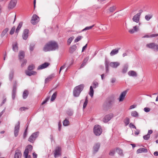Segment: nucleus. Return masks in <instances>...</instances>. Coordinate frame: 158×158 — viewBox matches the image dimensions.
Listing matches in <instances>:
<instances>
[{"label": "nucleus", "mask_w": 158, "mask_h": 158, "mask_svg": "<svg viewBox=\"0 0 158 158\" xmlns=\"http://www.w3.org/2000/svg\"><path fill=\"white\" fill-rule=\"evenodd\" d=\"M74 36H72V37H70L68 39V41H67V43H68V44L69 45L70 44V43H71L72 41H73V40L74 39Z\"/></svg>", "instance_id": "45"}, {"label": "nucleus", "mask_w": 158, "mask_h": 158, "mask_svg": "<svg viewBox=\"0 0 158 158\" xmlns=\"http://www.w3.org/2000/svg\"><path fill=\"white\" fill-rule=\"evenodd\" d=\"M16 93L12 92V98L13 100H14L16 95Z\"/></svg>", "instance_id": "57"}, {"label": "nucleus", "mask_w": 158, "mask_h": 158, "mask_svg": "<svg viewBox=\"0 0 158 158\" xmlns=\"http://www.w3.org/2000/svg\"><path fill=\"white\" fill-rule=\"evenodd\" d=\"M28 70H26L25 71L26 74L29 76H31L32 75H35L36 74V72L35 71H31L30 72Z\"/></svg>", "instance_id": "21"}, {"label": "nucleus", "mask_w": 158, "mask_h": 158, "mask_svg": "<svg viewBox=\"0 0 158 158\" xmlns=\"http://www.w3.org/2000/svg\"><path fill=\"white\" fill-rule=\"evenodd\" d=\"M116 9V7L115 6H113L110 7L109 10L110 12H113Z\"/></svg>", "instance_id": "41"}, {"label": "nucleus", "mask_w": 158, "mask_h": 158, "mask_svg": "<svg viewBox=\"0 0 158 158\" xmlns=\"http://www.w3.org/2000/svg\"><path fill=\"white\" fill-rule=\"evenodd\" d=\"M113 116L112 114H110L106 115L103 119V121L105 123L108 122L113 117Z\"/></svg>", "instance_id": "10"}, {"label": "nucleus", "mask_w": 158, "mask_h": 158, "mask_svg": "<svg viewBox=\"0 0 158 158\" xmlns=\"http://www.w3.org/2000/svg\"><path fill=\"white\" fill-rule=\"evenodd\" d=\"M158 36V34H152L150 35V38H154Z\"/></svg>", "instance_id": "55"}, {"label": "nucleus", "mask_w": 158, "mask_h": 158, "mask_svg": "<svg viewBox=\"0 0 158 158\" xmlns=\"http://www.w3.org/2000/svg\"><path fill=\"white\" fill-rule=\"evenodd\" d=\"M129 54V53L128 51H127L126 52L123 53V57H124L128 55Z\"/></svg>", "instance_id": "60"}, {"label": "nucleus", "mask_w": 158, "mask_h": 158, "mask_svg": "<svg viewBox=\"0 0 158 158\" xmlns=\"http://www.w3.org/2000/svg\"><path fill=\"white\" fill-rule=\"evenodd\" d=\"M116 79L114 78H113L111 79V82L112 83H114Z\"/></svg>", "instance_id": "62"}, {"label": "nucleus", "mask_w": 158, "mask_h": 158, "mask_svg": "<svg viewBox=\"0 0 158 158\" xmlns=\"http://www.w3.org/2000/svg\"><path fill=\"white\" fill-rule=\"evenodd\" d=\"M69 120L67 119H65L63 122V125L64 126H68L69 124Z\"/></svg>", "instance_id": "32"}, {"label": "nucleus", "mask_w": 158, "mask_h": 158, "mask_svg": "<svg viewBox=\"0 0 158 158\" xmlns=\"http://www.w3.org/2000/svg\"><path fill=\"white\" fill-rule=\"evenodd\" d=\"M33 156L34 158H37V155L36 154L35 152H33L32 153Z\"/></svg>", "instance_id": "64"}, {"label": "nucleus", "mask_w": 158, "mask_h": 158, "mask_svg": "<svg viewBox=\"0 0 158 158\" xmlns=\"http://www.w3.org/2000/svg\"><path fill=\"white\" fill-rule=\"evenodd\" d=\"M28 94H29V93H28V91L27 90H25L23 93V98L24 99H26L27 98V97L28 95Z\"/></svg>", "instance_id": "27"}, {"label": "nucleus", "mask_w": 158, "mask_h": 158, "mask_svg": "<svg viewBox=\"0 0 158 158\" xmlns=\"http://www.w3.org/2000/svg\"><path fill=\"white\" fill-rule=\"evenodd\" d=\"M35 69V66L34 64H32L31 65H29L28 68H27V69L28 71H31Z\"/></svg>", "instance_id": "39"}, {"label": "nucleus", "mask_w": 158, "mask_h": 158, "mask_svg": "<svg viewBox=\"0 0 158 158\" xmlns=\"http://www.w3.org/2000/svg\"><path fill=\"white\" fill-rule=\"evenodd\" d=\"M14 71L13 70H10L9 74V79L10 81H12L13 78Z\"/></svg>", "instance_id": "25"}, {"label": "nucleus", "mask_w": 158, "mask_h": 158, "mask_svg": "<svg viewBox=\"0 0 158 158\" xmlns=\"http://www.w3.org/2000/svg\"><path fill=\"white\" fill-rule=\"evenodd\" d=\"M94 24L92 25V26H89V27H85V28L83 29L82 31H85L87 30H90V29H91L94 26Z\"/></svg>", "instance_id": "35"}, {"label": "nucleus", "mask_w": 158, "mask_h": 158, "mask_svg": "<svg viewBox=\"0 0 158 158\" xmlns=\"http://www.w3.org/2000/svg\"><path fill=\"white\" fill-rule=\"evenodd\" d=\"M94 89L93 88V86H91L90 87L89 91V94L91 97L92 98L94 95Z\"/></svg>", "instance_id": "28"}, {"label": "nucleus", "mask_w": 158, "mask_h": 158, "mask_svg": "<svg viewBox=\"0 0 158 158\" xmlns=\"http://www.w3.org/2000/svg\"><path fill=\"white\" fill-rule=\"evenodd\" d=\"M9 28L6 27L3 30L0 35L2 38L6 34L7 32L9 31Z\"/></svg>", "instance_id": "22"}, {"label": "nucleus", "mask_w": 158, "mask_h": 158, "mask_svg": "<svg viewBox=\"0 0 158 158\" xmlns=\"http://www.w3.org/2000/svg\"><path fill=\"white\" fill-rule=\"evenodd\" d=\"M15 26L13 27L10 31V34L11 35L13 34L15 31Z\"/></svg>", "instance_id": "46"}, {"label": "nucleus", "mask_w": 158, "mask_h": 158, "mask_svg": "<svg viewBox=\"0 0 158 158\" xmlns=\"http://www.w3.org/2000/svg\"><path fill=\"white\" fill-rule=\"evenodd\" d=\"M146 47L148 48L153 49L155 47L158 49V45L154 43H150L146 45Z\"/></svg>", "instance_id": "13"}, {"label": "nucleus", "mask_w": 158, "mask_h": 158, "mask_svg": "<svg viewBox=\"0 0 158 158\" xmlns=\"http://www.w3.org/2000/svg\"><path fill=\"white\" fill-rule=\"evenodd\" d=\"M152 15L149 14L145 16V19L147 21H148L152 17Z\"/></svg>", "instance_id": "33"}, {"label": "nucleus", "mask_w": 158, "mask_h": 158, "mask_svg": "<svg viewBox=\"0 0 158 158\" xmlns=\"http://www.w3.org/2000/svg\"><path fill=\"white\" fill-rule=\"evenodd\" d=\"M109 65L113 68H116L120 65V64L117 62H111L109 64Z\"/></svg>", "instance_id": "17"}, {"label": "nucleus", "mask_w": 158, "mask_h": 158, "mask_svg": "<svg viewBox=\"0 0 158 158\" xmlns=\"http://www.w3.org/2000/svg\"><path fill=\"white\" fill-rule=\"evenodd\" d=\"M27 62V60H24L21 64V67H23L24 65H26Z\"/></svg>", "instance_id": "53"}, {"label": "nucleus", "mask_w": 158, "mask_h": 158, "mask_svg": "<svg viewBox=\"0 0 158 158\" xmlns=\"http://www.w3.org/2000/svg\"><path fill=\"white\" fill-rule=\"evenodd\" d=\"M22 153L20 150L17 149L14 155V158H21Z\"/></svg>", "instance_id": "18"}, {"label": "nucleus", "mask_w": 158, "mask_h": 158, "mask_svg": "<svg viewBox=\"0 0 158 158\" xmlns=\"http://www.w3.org/2000/svg\"><path fill=\"white\" fill-rule=\"evenodd\" d=\"M12 48L13 49H18V46L16 43H15L14 44H13Z\"/></svg>", "instance_id": "47"}, {"label": "nucleus", "mask_w": 158, "mask_h": 158, "mask_svg": "<svg viewBox=\"0 0 158 158\" xmlns=\"http://www.w3.org/2000/svg\"><path fill=\"white\" fill-rule=\"evenodd\" d=\"M144 111L146 112H148L150 111V109L148 107H145L144 109Z\"/></svg>", "instance_id": "56"}, {"label": "nucleus", "mask_w": 158, "mask_h": 158, "mask_svg": "<svg viewBox=\"0 0 158 158\" xmlns=\"http://www.w3.org/2000/svg\"><path fill=\"white\" fill-rule=\"evenodd\" d=\"M71 49H76L77 48V46L74 45L73 46H72L71 47Z\"/></svg>", "instance_id": "63"}, {"label": "nucleus", "mask_w": 158, "mask_h": 158, "mask_svg": "<svg viewBox=\"0 0 158 158\" xmlns=\"http://www.w3.org/2000/svg\"><path fill=\"white\" fill-rule=\"evenodd\" d=\"M55 76L54 74H52L49 76L47 78L45 79V83H47L51 81L54 77Z\"/></svg>", "instance_id": "19"}, {"label": "nucleus", "mask_w": 158, "mask_h": 158, "mask_svg": "<svg viewBox=\"0 0 158 158\" xmlns=\"http://www.w3.org/2000/svg\"><path fill=\"white\" fill-rule=\"evenodd\" d=\"M129 127L131 128L136 129V127L132 123H131L129 125Z\"/></svg>", "instance_id": "52"}, {"label": "nucleus", "mask_w": 158, "mask_h": 158, "mask_svg": "<svg viewBox=\"0 0 158 158\" xmlns=\"http://www.w3.org/2000/svg\"><path fill=\"white\" fill-rule=\"evenodd\" d=\"M88 102V97L87 96L85 98V101L83 105V109H84L86 107L87 103Z\"/></svg>", "instance_id": "37"}, {"label": "nucleus", "mask_w": 158, "mask_h": 158, "mask_svg": "<svg viewBox=\"0 0 158 158\" xmlns=\"http://www.w3.org/2000/svg\"><path fill=\"white\" fill-rule=\"evenodd\" d=\"M130 119L128 118H126L124 120L126 126L129 123Z\"/></svg>", "instance_id": "44"}, {"label": "nucleus", "mask_w": 158, "mask_h": 158, "mask_svg": "<svg viewBox=\"0 0 158 158\" xmlns=\"http://www.w3.org/2000/svg\"><path fill=\"white\" fill-rule=\"evenodd\" d=\"M100 146V143H96L93 147V151L94 153H96L98 151Z\"/></svg>", "instance_id": "14"}, {"label": "nucleus", "mask_w": 158, "mask_h": 158, "mask_svg": "<svg viewBox=\"0 0 158 158\" xmlns=\"http://www.w3.org/2000/svg\"><path fill=\"white\" fill-rule=\"evenodd\" d=\"M57 94V93L56 92H55L53 94L51 98V101H53L55 100L56 98Z\"/></svg>", "instance_id": "34"}, {"label": "nucleus", "mask_w": 158, "mask_h": 158, "mask_svg": "<svg viewBox=\"0 0 158 158\" xmlns=\"http://www.w3.org/2000/svg\"><path fill=\"white\" fill-rule=\"evenodd\" d=\"M58 48V45L55 42L51 41L47 44L44 47V49H56Z\"/></svg>", "instance_id": "3"}, {"label": "nucleus", "mask_w": 158, "mask_h": 158, "mask_svg": "<svg viewBox=\"0 0 158 158\" xmlns=\"http://www.w3.org/2000/svg\"><path fill=\"white\" fill-rule=\"evenodd\" d=\"M19 56L20 60L24 58L25 56L24 52L23 51H20L19 52Z\"/></svg>", "instance_id": "23"}, {"label": "nucleus", "mask_w": 158, "mask_h": 158, "mask_svg": "<svg viewBox=\"0 0 158 158\" xmlns=\"http://www.w3.org/2000/svg\"><path fill=\"white\" fill-rule=\"evenodd\" d=\"M35 44L33 43H31L30 45V49H33L35 48Z\"/></svg>", "instance_id": "50"}, {"label": "nucleus", "mask_w": 158, "mask_h": 158, "mask_svg": "<svg viewBox=\"0 0 158 158\" xmlns=\"http://www.w3.org/2000/svg\"><path fill=\"white\" fill-rule=\"evenodd\" d=\"M29 31L27 29H25L23 32L22 35L23 38L24 40L27 39L28 36V34L29 33Z\"/></svg>", "instance_id": "15"}, {"label": "nucleus", "mask_w": 158, "mask_h": 158, "mask_svg": "<svg viewBox=\"0 0 158 158\" xmlns=\"http://www.w3.org/2000/svg\"><path fill=\"white\" fill-rule=\"evenodd\" d=\"M131 116L133 117H136L138 116V114L136 111H134L131 112Z\"/></svg>", "instance_id": "40"}, {"label": "nucleus", "mask_w": 158, "mask_h": 158, "mask_svg": "<svg viewBox=\"0 0 158 158\" xmlns=\"http://www.w3.org/2000/svg\"><path fill=\"white\" fill-rule=\"evenodd\" d=\"M98 82L95 81H94L92 84V86H93V88H96L98 86Z\"/></svg>", "instance_id": "38"}, {"label": "nucleus", "mask_w": 158, "mask_h": 158, "mask_svg": "<svg viewBox=\"0 0 158 158\" xmlns=\"http://www.w3.org/2000/svg\"><path fill=\"white\" fill-rule=\"evenodd\" d=\"M19 128L20 122L18 121V123L15 125L14 128V134L15 136V137H17L18 135V133L19 131Z\"/></svg>", "instance_id": "7"}, {"label": "nucleus", "mask_w": 158, "mask_h": 158, "mask_svg": "<svg viewBox=\"0 0 158 158\" xmlns=\"http://www.w3.org/2000/svg\"><path fill=\"white\" fill-rule=\"evenodd\" d=\"M85 85L83 84H80L76 86L74 89L73 94L75 97H78L81 92L83 90Z\"/></svg>", "instance_id": "2"}, {"label": "nucleus", "mask_w": 158, "mask_h": 158, "mask_svg": "<svg viewBox=\"0 0 158 158\" xmlns=\"http://www.w3.org/2000/svg\"><path fill=\"white\" fill-rule=\"evenodd\" d=\"M128 75L130 76H136L137 74L134 71L131 70L128 73Z\"/></svg>", "instance_id": "26"}, {"label": "nucleus", "mask_w": 158, "mask_h": 158, "mask_svg": "<svg viewBox=\"0 0 158 158\" xmlns=\"http://www.w3.org/2000/svg\"><path fill=\"white\" fill-rule=\"evenodd\" d=\"M28 152L26 150L24 151L23 153V156L25 158H31V156L30 155H28Z\"/></svg>", "instance_id": "31"}, {"label": "nucleus", "mask_w": 158, "mask_h": 158, "mask_svg": "<svg viewBox=\"0 0 158 158\" xmlns=\"http://www.w3.org/2000/svg\"><path fill=\"white\" fill-rule=\"evenodd\" d=\"M32 149V146L31 145H28L26 147L24 151H27V152L31 151Z\"/></svg>", "instance_id": "29"}, {"label": "nucleus", "mask_w": 158, "mask_h": 158, "mask_svg": "<svg viewBox=\"0 0 158 158\" xmlns=\"http://www.w3.org/2000/svg\"><path fill=\"white\" fill-rule=\"evenodd\" d=\"M116 152L120 156H123V151L119 148H117L116 149Z\"/></svg>", "instance_id": "30"}, {"label": "nucleus", "mask_w": 158, "mask_h": 158, "mask_svg": "<svg viewBox=\"0 0 158 158\" xmlns=\"http://www.w3.org/2000/svg\"><path fill=\"white\" fill-rule=\"evenodd\" d=\"M65 67V64L61 66L60 68L59 73H60L62 70L64 69Z\"/></svg>", "instance_id": "61"}, {"label": "nucleus", "mask_w": 158, "mask_h": 158, "mask_svg": "<svg viewBox=\"0 0 158 158\" xmlns=\"http://www.w3.org/2000/svg\"><path fill=\"white\" fill-rule=\"evenodd\" d=\"M136 152L137 153H139L142 152L147 153L148 152V150L146 148H141L137 150Z\"/></svg>", "instance_id": "20"}, {"label": "nucleus", "mask_w": 158, "mask_h": 158, "mask_svg": "<svg viewBox=\"0 0 158 158\" xmlns=\"http://www.w3.org/2000/svg\"><path fill=\"white\" fill-rule=\"evenodd\" d=\"M150 137V135L147 134L143 136V138L145 140H148Z\"/></svg>", "instance_id": "48"}, {"label": "nucleus", "mask_w": 158, "mask_h": 158, "mask_svg": "<svg viewBox=\"0 0 158 158\" xmlns=\"http://www.w3.org/2000/svg\"><path fill=\"white\" fill-rule=\"evenodd\" d=\"M17 0H11L10 2L8 8L9 9H12L15 7L17 3Z\"/></svg>", "instance_id": "9"}, {"label": "nucleus", "mask_w": 158, "mask_h": 158, "mask_svg": "<svg viewBox=\"0 0 158 158\" xmlns=\"http://www.w3.org/2000/svg\"><path fill=\"white\" fill-rule=\"evenodd\" d=\"M143 12L142 10H140L139 11V13H137L132 18V20L133 21L136 22V23H139V25H136L133 27L132 29H130L128 32L131 34H133L135 32L138 31L139 30V26L141 24V23L139 22L140 18V16L141 13Z\"/></svg>", "instance_id": "1"}, {"label": "nucleus", "mask_w": 158, "mask_h": 158, "mask_svg": "<svg viewBox=\"0 0 158 158\" xmlns=\"http://www.w3.org/2000/svg\"><path fill=\"white\" fill-rule=\"evenodd\" d=\"M39 134V132L37 131L32 134L29 137L28 139V141L31 143H33L36 138L38 136Z\"/></svg>", "instance_id": "5"}, {"label": "nucleus", "mask_w": 158, "mask_h": 158, "mask_svg": "<svg viewBox=\"0 0 158 158\" xmlns=\"http://www.w3.org/2000/svg\"><path fill=\"white\" fill-rule=\"evenodd\" d=\"M128 68V65L127 64L125 65L123 67L122 70V73H123L127 72Z\"/></svg>", "instance_id": "36"}, {"label": "nucleus", "mask_w": 158, "mask_h": 158, "mask_svg": "<svg viewBox=\"0 0 158 158\" xmlns=\"http://www.w3.org/2000/svg\"><path fill=\"white\" fill-rule=\"evenodd\" d=\"M28 109V108L27 107H22L19 108V110L21 111H25Z\"/></svg>", "instance_id": "49"}, {"label": "nucleus", "mask_w": 158, "mask_h": 158, "mask_svg": "<svg viewBox=\"0 0 158 158\" xmlns=\"http://www.w3.org/2000/svg\"><path fill=\"white\" fill-rule=\"evenodd\" d=\"M22 25L23 23L22 22H21L19 23L15 31V33H16L17 35L18 34L20 29L22 27Z\"/></svg>", "instance_id": "24"}, {"label": "nucleus", "mask_w": 158, "mask_h": 158, "mask_svg": "<svg viewBox=\"0 0 158 158\" xmlns=\"http://www.w3.org/2000/svg\"><path fill=\"white\" fill-rule=\"evenodd\" d=\"M102 129L100 126L99 125H96L94 128V132L95 135H100L102 133Z\"/></svg>", "instance_id": "4"}, {"label": "nucleus", "mask_w": 158, "mask_h": 158, "mask_svg": "<svg viewBox=\"0 0 158 158\" xmlns=\"http://www.w3.org/2000/svg\"><path fill=\"white\" fill-rule=\"evenodd\" d=\"M39 18L36 15L34 14L33 15L31 20V23L33 25H35L39 21Z\"/></svg>", "instance_id": "6"}, {"label": "nucleus", "mask_w": 158, "mask_h": 158, "mask_svg": "<svg viewBox=\"0 0 158 158\" xmlns=\"http://www.w3.org/2000/svg\"><path fill=\"white\" fill-rule=\"evenodd\" d=\"M115 153V151H110L109 153V155L111 156H113Z\"/></svg>", "instance_id": "58"}, {"label": "nucleus", "mask_w": 158, "mask_h": 158, "mask_svg": "<svg viewBox=\"0 0 158 158\" xmlns=\"http://www.w3.org/2000/svg\"><path fill=\"white\" fill-rule=\"evenodd\" d=\"M83 38V37L81 36H77L74 40L75 42H77L80 40L81 39Z\"/></svg>", "instance_id": "43"}, {"label": "nucleus", "mask_w": 158, "mask_h": 158, "mask_svg": "<svg viewBox=\"0 0 158 158\" xmlns=\"http://www.w3.org/2000/svg\"><path fill=\"white\" fill-rule=\"evenodd\" d=\"M128 89H126L121 94L119 98H118V100L119 102H122L125 98V97L126 95Z\"/></svg>", "instance_id": "8"}, {"label": "nucleus", "mask_w": 158, "mask_h": 158, "mask_svg": "<svg viewBox=\"0 0 158 158\" xmlns=\"http://www.w3.org/2000/svg\"><path fill=\"white\" fill-rule=\"evenodd\" d=\"M67 114L69 116H72L73 114V112L72 111L69 110L67 111Z\"/></svg>", "instance_id": "51"}, {"label": "nucleus", "mask_w": 158, "mask_h": 158, "mask_svg": "<svg viewBox=\"0 0 158 158\" xmlns=\"http://www.w3.org/2000/svg\"><path fill=\"white\" fill-rule=\"evenodd\" d=\"M61 150V148L60 147H58L56 148L54 152V157L55 158H56L61 155L60 153Z\"/></svg>", "instance_id": "12"}, {"label": "nucleus", "mask_w": 158, "mask_h": 158, "mask_svg": "<svg viewBox=\"0 0 158 158\" xmlns=\"http://www.w3.org/2000/svg\"><path fill=\"white\" fill-rule=\"evenodd\" d=\"M58 130L59 131H60L61 130V123L60 122H59L58 124Z\"/></svg>", "instance_id": "59"}, {"label": "nucleus", "mask_w": 158, "mask_h": 158, "mask_svg": "<svg viewBox=\"0 0 158 158\" xmlns=\"http://www.w3.org/2000/svg\"><path fill=\"white\" fill-rule=\"evenodd\" d=\"M118 50H112L110 53L111 56H113L117 54L118 52Z\"/></svg>", "instance_id": "42"}, {"label": "nucleus", "mask_w": 158, "mask_h": 158, "mask_svg": "<svg viewBox=\"0 0 158 158\" xmlns=\"http://www.w3.org/2000/svg\"><path fill=\"white\" fill-rule=\"evenodd\" d=\"M49 64V63L47 62H45L41 65H39L37 69L39 70L44 69L48 67Z\"/></svg>", "instance_id": "16"}, {"label": "nucleus", "mask_w": 158, "mask_h": 158, "mask_svg": "<svg viewBox=\"0 0 158 158\" xmlns=\"http://www.w3.org/2000/svg\"><path fill=\"white\" fill-rule=\"evenodd\" d=\"M114 102V100L109 99L106 102V106L108 108H111Z\"/></svg>", "instance_id": "11"}, {"label": "nucleus", "mask_w": 158, "mask_h": 158, "mask_svg": "<svg viewBox=\"0 0 158 158\" xmlns=\"http://www.w3.org/2000/svg\"><path fill=\"white\" fill-rule=\"evenodd\" d=\"M86 62V61L84 60L83 61V62L81 64L80 67V68L83 67L85 64V63Z\"/></svg>", "instance_id": "54"}]
</instances>
